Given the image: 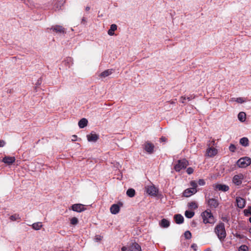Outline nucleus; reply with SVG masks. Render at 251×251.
I'll use <instances>...</instances> for the list:
<instances>
[{"label": "nucleus", "instance_id": "nucleus-48", "mask_svg": "<svg viewBox=\"0 0 251 251\" xmlns=\"http://www.w3.org/2000/svg\"><path fill=\"white\" fill-rule=\"evenodd\" d=\"M86 22V19L85 18L83 17L82 19V21H81V23H85Z\"/></svg>", "mask_w": 251, "mask_h": 251}, {"label": "nucleus", "instance_id": "nucleus-17", "mask_svg": "<svg viewBox=\"0 0 251 251\" xmlns=\"http://www.w3.org/2000/svg\"><path fill=\"white\" fill-rule=\"evenodd\" d=\"M215 188L219 191L226 192L229 190V187L225 184H217L215 186Z\"/></svg>", "mask_w": 251, "mask_h": 251}, {"label": "nucleus", "instance_id": "nucleus-49", "mask_svg": "<svg viewBox=\"0 0 251 251\" xmlns=\"http://www.w3.org/2000/svg\"><path fill=\"white\" fill-rule=\"evenodd\" d=\"M76 137H77V136L76 135H74L73 136V139H72V140L73 141H75Z\"/></svg>", "mask_w": 251, "mask_h": 251}, {"label": "nucleus", "instance_id": "nucleus-4", "mask_svg": "<svg viewBox=\"0 0 251 251\" xmlns=\"http://www.w3.org/2000/svg\"><path fill=\"white\" fill-rule=\"evenodd\" d=\"M251 164V159L248 157L241 158L237 161V165L240 168H246Z\"/></svg>", "mask_w": 251, "mask_h": 251}, {"label": "nucleus", "instance_id": "nucleus-43", "mask_svg": "<svg viewBox=\"0 0 251 251\" xmlns=\"http://www.w3.org/2000/svg\"><path fill=\"white\" fill-rule=\"evenodd\" d=\"M122 251H130L129 247L128 248L124 246L121 249Z\"/></svg>", "mask_w": 251, "mask_h": 251}, {"label": "nucleus", "instance_id": "nucleus-52", "mask_svg": "<svg viewBox=\"0 0 251 251\" xmlns=\"http://www.w3.org/2000/svg\"><path fill=\"white\" fill-rule=\"evenodd\" d=\"M249 221H250V222L251 223V217H250V218H249Z\"/></svg>", "mask_w": 251, "mask_h": 251}, {"label": "nucleus", "instance_id": "nucleus-22", "mask_svg": "<svg viewBox=\"0 0 251 251\" xmlns=\"http://www.w3.org/2000/svg\"><path fill=\"white\" fill-rule=\"evenodd\" d=\"M175 222L177 224H181L184 221L183 217L180 214H176L175 216Z\"/></svg>", "mask_w": 251, "mask_h": 251}, {"label": "nucleus", "instance_id": "nucleus-19", "mask_svg": "<svg viewBox=\"0 0 251 251\" xmlns=\"http://www.w3.org/2000/svg\"><path fill=\"white\" fill-rule=\"evenodd\" d=\"M120 206L117 204H114L110 207V212L113 214H117L119 212Z\"/></svg>", "mask_w": 251, "mask_h": 251}, {"label": "nucleus", "instance_id": "nucleus-34", "mask_svg": "<svg viewBox=\"0 0 251 251\" xmlns=\"http://www.w3.org/2000/svg\"><path fill=\"white\" fill-rule=\"evenodd\" d=\"M244 212L245 216L251 215V207H249L247 209H245Z\"/></svg>", "mask_w": 251, "mask_h": 251}, {"label": "nucleus", "instance_id": "nucleus-37", "mask_svg": "<svg viewBox=\"0 0 251 251\" xmlns=\"http://www.w3.org/2000/svg\"><path fill=\"white\" fill-rule=\"evenodd\" d=\"M190 185L191 186L192 189H194V190H197V183L195 181H192L190 182Z\"/></svg>", "mask_w": 251, "mask_h": 251}, {"label": "nucleus", "instance_id": "nucleus-12", "mask_svg": "<svg viewBox=\"0 0 251 251\" xmlns=\"http://www.w3.org/2000/svg\"><path fill=\"white\" fill-rule=\"evenodd\" d=\"M50 30H52L53 31L55 32L58 33H65V29L62 26L56 25L54 26H52L50 28Z\"/></svg>", "mask_w": 251, "mask_h": 251}, {"label": "nucleus", "instance_id": "nucleus-39", "mask_svg": "<svg viewBox=\"0 0 251 251\" xmlns=\"http://www.w3.org/2000/svg\"><path fill=\"white\" fill-rule=\"evenodd\" d=\"M186 172L188 175H191L194 172V169L192 167H189L187 169Z\"/></svg>", "mask_w": 251, "mask_h": 251}, {"label": "nucleus", "instance_id": "nucleus-30", "mask_svg": "<svg viewBox=\"0 0 251 251\" xmlns=\"http://www.w3.org/2000/svg\"><path fill=\"white\" fill-rule=\"evenodd\" d=\"M246 114L243 112H240L238 115V118L241 122H244L246 120Z\"/></svg>", "mask_w": 251, "mask_h": 251}, {"label": "nucleus", "instance_id": "nucleus-29", "mask_svg": "<svg viewBox=\"0 0 251 251\" xmlns=\"http://www.w3.org/2000/svg\"><path fill=\"white\" fill-rule=\"evenodd\" d=\"M135 191L132 188L128 189L126 191V195L130 198H132L134 196Z\"/></svg>", "mask_w": 251, "mask_h": 251}, {"label": "nucleus", "instance_id": "nucleus-14", "mask_svg": "<svg viewBox=\"0 0 251 251\" xmlns=\"http://www.w3.org/2000/svg\"><path fill=\"white\" fill-rule=\"evenodd\" d=\"M236 201L237 205L239 208H243L245 207L246 201L244 199L241 197H237Z\"/></svg>", "mask_w": 251, "mask_h": 251}, {"label": "nucleus", "instance_id": "nucleus-27", "mask_svg": "<svg viewBox=\"0 0 251 251\" xmlns=\"http://www.w3.org/2000/svg\"><path fill=\"white\" fill-rule=\"evenodd\" d=\"M188 206L191 209H196L198 207L197 203L194 201L189 202L188 203Z\"/></svg>", "mask_w": 251, "mask_h": 251}, {"label": "nucleus", "instance_id": "nucleus-54", "mask_svg": "<svg viewBox=\"0 0 251 251\" xmlns=\"http://www.w3.org/2000/svg\"><path fill=\"white\" fill-rule=\"evenodd\" d=\"M210 251V250H208V251Z\"/></svg>", "mask_w": 251, "mask_h": 251}, {"label": "nucleus", "instance_id": "nucleus-13", "mask_svg": "<svg viewBox=\"0 0 251 251\" xmlns=\"http://www.w3.org/2000/svg\"><path fill=\"white\" fill-rule=\"evenodd\" d=\"M15 161V158L13 156H5L3 158L2 162L8 165H11Z\"/></svg>", "mask_w": 251, "mask_h": 251}, {"label": "nucleus", "instance_id": "nucleus-26", "mask_svg": "<svg viewBox=\"0 0 251 251\" xmlns=\"http://www.w3.org/2000/svg\"><path fill=\"white\" fill-rule=\"evenodd\" d=\"M42 226L43 225L41 222L35 223L32 225V228L36 230L40 229Z\"/></svg>", "mask_w": 251, "mask_h": 251}, {"label": "nucleus", "instance_id": "nucleus-3", "mask_svg": "<svg viewBox=\"0 0 251 251\" xmlns=\"http://www.w3.org/2000/svg\"><path fill=\"white\" fill-rule=\"evenodd\" d=\"M189 165V162L186 159L178 160L177 163L174 166V169L176 172H179L182 169H185Z\"/></svg>", "mask_w": 251, "mask_h": 251}, {"label": "nucleus", "instance_id": "nucleus-35", "mask_svg": "<svg viewBox=\"0 0 251 251\" xmlns=\"http://www.w3.org/2000/svg\"><path fill=\"white\" fill-rule=\"evenodd\" d=\"M78 222V220L76 217H73L71 219V224L73 225H76Z\"/></svg>", "mask_w": 251, "mask_h": 251}, {"label": "nucleus", "instance_id": "nucleus-23", "mask_svg": "<svg viewBox=\"0 0 251 251\" xmlns=\"http://www.w3.org/2000/svg\"><path fill=\"white\" fill-rule=\"evenodd\" d=\"M88 121L85 118L81 119L78 122V126L80 128H82L87 125Z\"/></svg>", "mask_w": 251, "mask_h": 251}, {"label": "nucleus", "instance_id": "nucleus-18", "mask_svg": "<svg viewBox=\"0 0 251 251\" xmlns=\"http://www.w3.org/2000/svg\"><path fill=\"white\" fill-rule=\"evenodd\" d=\"M247 101V99L245 98H231L229 100L230 102L236 101L238 103H243Z\"/></svg>", "mask_w": 251, "mask_h": 251}, {"label": "nucleus", "instance_id": "nucleus-15", "mask_svg": "<svg viewBox=\"0 0 251 251\" xmlns=\"http://www.w3.org/2000/svg\"><path fill=\"white\" fill-rule=\"evenodd\" d=\"M217 153V150L214 148L210 147L207 150L206 154L209 157H213Z\"/></svg>", "mask_w": 251, "mask_h": 251}, {"label": "nucleus", "instance_id": "nucleus-38", "mask_svg": "<svg viewBox=\"0 0 251 251\" xmlns=\"http://www.w3.org/2000/svg\"><path fill=\"white\" fill-rule=\"evenodd\" d=\"M229 150L230 151L234 152L236 150L235 146L233 144H230V145L229 147Z\"/></svg>", "mask_w": 251, "mask_h": 251}, {"label": "nucleus", "instance_id": "nucleus-36", "mask_svg": "<svg viewBox=\"0 0 251 251\" xmlns=\"http://www.w3.org/2000/svg\"><path fill=\"white\" fill-rule=\"evenodd\" d=\"M184 236L186 239H189L191 238V233L189 231H186L184 233Z\"/></svg>", "mask_w": 251, "mask_h": 251}, {"label": "nucleus", "instance_id": "nucleus-28", "mask_svg": "<svg viewBox=\"0 0 251 251\" xmlns=\"http://www.w3.org/2000/svg\"><path fill=\"white\" fill-rule=\"evenodd\" d=\"M65 65L70 67V66L73 64V59L71 57H67L64 61Z\"/></svg>", "mask_w": 251, "mask_h": 251}, {"label": "nucleus", "instance_id": "nucleus-1", "mask_svg": "<svg viewBox=\"0 0 251 251\" xmlns=\"http://www.w3.org/2000/svg\"><path fill=\"white\" fill-rule=\"evenodd\" d=\"M214 232L220 241L223 242L226 237V232L224 224L221 223L217 225L215 227Z\"/></svg>", "mask_w": 251, "mask_h": 251}, {"label": "nucleus", "instance_id": "nucleus-16", "mask_svg": "<svg viewBox=\"0 0 251 251\" xmlns=\"http://www.w3.org/2000/svg\"><path fill=\"white\" fill-rule=\"evenodd\" d=\"M130 251H141V246L137 243H132L129 246Z\"/></svg>", "mask_w": 251, "mask_h": 251}, {"label": "nucleus", "instance_id": "nucleus-11", "mask_svg": "<svg viewBox=\"0 0 251 251\" xmlns=\"http://www.w3.org/2000/svg\"><path fill=\"white\" fill-rule=\"evenodd\" d=\"M197 192V190H194L191 188L186 189L183 192V195L185 197H189L193 194H195Z\"/></svg>", "mask_w": 251, "mask_h": 251}, {"label": "nucleus", "instance_id": "nucleus-2", "mask_svg": "<svg viewBox=\"0 0 251 251\" xmlns=\"http://www.w3.org/2000/svg\"><path fill=\"white\" fill-rule=\"evenodd\" d=\"M201 216L202 218L203 222L205 224H210L213 225L216 222V219L210 210L207 209L202 212Z\"/></svg>", "mask_w": 251, "mask_h": 251}, {"label": "nucleus", "instance_id": "nucleus-9", "mask_svg": "<svg viewBox=\"0 0 251 251\" xmlns=\"http://www.w3.org/2000/svg\"><path fill=\"white\" fill-rule=\"evenodd\" d=\"M87 138L89 142H96L99 139V136L98 134L94 132H91L90 134L87 135Z\"/></svg>", "mask_w": 251, "mask_h": 251}, {"label": "nucleus", "instance_id": "nucleus-24", "mask_svg": "<svg viewBox=\"0 0 251 251\" xmlns=\"http://www.w3.org/2000/svg\"><path fill=\"white\" fill-rule=\"evenodd\" d=\"M160 226L162 227L167 228L170 226V222L166 219H163L160 223Z\"/></svg>", "mask_w": 251, "mask_h": 251}, {"label": "nucleus", "instance_id": "nucleus-6", "mask_svg": "<svg viewBox=\"0 0 251 251\" xmlns=\"http://www.w3.org/2000/svg\"><path fill=\"white\" fill-rule=\"evenodd\" d=\"M154 146L151 143L147 142L144 145V149L149 154L152 153L154 151Z\"/></svg>", "mask_w": 251, "mask_h": 251}, {"label": "nucleus", "instance_id": "nucleus-45", "mask_svg": "<svg viewBox=\"0 0 251 251\" xmlns=\"http://www.w3.org/2000/svg\"><path fill=\"white\" fill-rule=\"evenodd\" d=\"M194 98H195V96L191 95L190 97H186V100H188V101H190Z\"/></svg>", "mask_w": 251, "mask_h": 251}, {"label": "nucleus", "instance_id": "nucleus-31", "mask_svg": "<svg viewBox=\"0 0 251 251\" xmlns=\"http://www.w3.org/2000/svg\"><path fill=\"white\" fill-rule=\"evenodd\" d=\"M195 215V212L192 211L186 210L185 212V216L188 218H192Z\"/></svg>", "mask_w": 251, "mask_h": 251}, {"label": "nucleus", "instance_id": "nucleus-50", "mask_svg": "<svg viewBox=\"0 0 251 251\" xmlns=\"http://www.w3.org/2000/svg\"><path fill=\"white\" fill-rule=\"evenodd\" d=\"M90 7H89V6H86V8H85V10L86 11H89L90 10Z\"/></svg>", "mask_w": 251, "mask_h": 251}, {"label": "nucleus", "instance_id": "nucleus-32", "mask_svg": "<svg viewBox=\"0 0 251 251\" xmlns=\"http://www.w3.org/2000/svg\"><path fill=\"white\" fill-rule=\"evenodd\" d=\"M10 220L12 221H15L16 220L20 219V217L18 214H14L11 215L10 218Z\"/></svg>", "mask_w": 251, "mask_h": 251}, {"label": "nucleus", "instance_id": "nucleus-40", "mask_svg": "<svg viewBox=\"0 0 251 251\" xmlns=\"http://www.w3.org/2000/svg\"><path fill=\"white\" fill-rule=\"evenodd\" d=\"M198 184L200 185V186H203L205 185V181L204 179H200L199 180H198Z\"/></svg>", "mask_w": 251, "mask_h": 251}, {"label": "nucleus", "instance_id": "nucleus-25", "mask_svg": "<svg viewBox=\"0 0 251 251\" xmlns=\"http://www.w3.org/2000/svg\"><path fill=\"white\" fill-rule=\"evenodd\" d=\"M249 140L247 137H243L240 140V144L244 147L249 146Z\"/></svg>", "mask_w": 251, "mask_h": 251}, {"label": "nucleus", "instance_id": "nucleus-20", "mask_svg": "<svg viewBox=\"0 0 251 251\" xmlns=\"http://www.w3.org/2000/svg\"><path fill=\"white\" fill-rule=\"evenodd\" d=\"M114 72V70L113 69H108L106 70H105L104 71L102 72L99 75V76L100 77H106L109 75H111Z\"/></svg>", "mask_w": 251, "mask_h": 251}, {"label": "nucleus", "instance_id": "nucleus-47", "mask_svg": "<svg viewBox=\"0 0 251 251\" xmlns=\"http://www.w3.org/2000/svg\"><path fill=\"white\" fill-rule=\"evenodd\" d=\"M160 140L163 141V142H165L166 140V138L165 137H162L161 138H160Z\"/></svg>", "mask_w": 251, "mask_h": 251}, {"label": "nucleus", "instance_id": "nucleus-53", "mask_svg": "<svg viewBox=\"0 0 251 251\" xmlns=\"http://www.w3.org/2000/svg\"><path fill=\"white\" fill-rule=\"evenodd\" d=\"M38 84H40V82H39V80L38 81Z\"/></svg>", "mask_w": 251, "mask_h": 251}, {"label": "nucleus", "instance_id": "nucleus-5", "mask_svg": "<svg viewBox=\"0 0 251 251\" xmlns=\"http://www.w3.org/2000/svg\"><path fill=\"white\" fill-rule=\"evenodd\" d=\"M146 191L149 195L154 196L157 195L158 189L154 185H150L146 187Z\"/></svg>", "mask_w": 251, "mask_h": 251}, {"label": "nucleus", "instance_id": "nucleus-33", "mask_svg": "<svg viewBox=\"0 0 251 251\" xmlns=\"http://www.w3.org/2000/svg\"><path fill=\"white\" fill-rule=\"evenodd\" d=\"M248 247L246 245H242L239 248V251H248Z\"/></svg>", "mask_w": 251, "mask_h": 251}, {"label": "nucleus", "instance_id": "nucleus-21", "mask_svg": "<svg viewBox=\"0 0 251 251\" xmlns=\"http://www.w3.org/2000/svg\"><path fill=\"white\" fill-rule=\"evenodd\" d=\"M117 29V25L115 24L111 25L110 29L108 30V34L110 36H113L114 34V31Z\"/></svg>", "mask_w": 251, "mask_h": 251}, {"label": "nucleus", "instance_id": "nucleus-8", "mask_svg": "<svg viewBox=\"0 0 251 251\" xmlns=\"http://www.w3.org/2000/svg\"><path fill=\"white\" fill-rule=\"evenodd\" d=\"M243 178V175L242 174H239L234 176L232 181L236 185H239L242 183Z\"/></svg>", "mask_w": 251, "mask_h": 251}, {"label": "nucleus", "instance_id": "nucleus-42", "mask_svg": "<svg viewBox=\"0 0 251 251\" xmlns=\"http://www.w3.org/2000/svg\"><path fill=\"white\" fill-rule=\"evenodd\" d=\"M191 248L193 249L194 251H196L197 250L198 246L196 244H193L191 246Z\"/></svg>", "mask_w": 251, "mask_h": 251}, {"label": "nucleus", "instance_id": "nucleus-10", "mask_svg": "<svg viewBox=\"0 0 251 251\" xmlns=\"http://www.w3.org/2000/svg\"><path fill=\"white\" fill-rule=\"evenodd\" d=\"M207 203L209 206H210L211 208H216L219 205V202L218 201L214 198L209 199L207 201Z\"/></svg>", "mask_w": 251, "mask_h": 251}, {"label": "nucleus", "instance_id": "nucleus-46", "mask_svg": "<svg viewBox=\"0 0 251 251\" xmlns=\"http://www.w3.org/2000/svg\"><path fill=\"white\" fill-rule=\"evenodd\" d=\"M5 143L3 140H0V147H3L5 145Z\"/></svg>", "mask_w": 251, "mask_h": 251}, {"label": "nucleus", "instance_id": "nucleus-51", "mask_svg": "<svg viewBox=\"0 0 251 251\" xmlns=\"http://www.w3.org/2000/svg\"><path fill=\"white\" fill-rule=\"evenodd\" d=\"M249 231L251 234V227L249 229Z\"/></svg>", "mask_w": 251, "mask_h": 251}, {"label": "nucleus", "instance_id": "nucleus-7", "mask_svg": "<svg viewBox=\"0 0 251 251\" xmlns=\"http://www.w3.org/2000/svg\"><path fill=\"white\" fill-rule=\"evenodd\" d=\"M72 209L73 211L77 212H81L85 210L84 205L82 204H74L72 206Z\"/></svg>", "mask_w": 251, "mask_h": 251}, {"label": "nucleus", "instance_id": "nucleus-41", "mask_svg": "<svg viewBox=\"0 0 251 251\" xmlns=\"http://www.w3.org/2000/svg\"><path fill=\"white\" fill-rule=\"evenodd\" d=\"M186 100V97H185V96H182L181 97V98H180V102L182 103H184L185 102V100Z\"/></svg>", "mask_w": 251, "mask_h": 251}, {"label": "nucleus", "instance_id": "nucleus-44", "mask_svg": "<svg viewBox=\"0 0 251 251\" xmlns=\"http://www.w3.org/2000/svg\"><path fill=\"white\" fill-rule=\"evenodd\" d=\"M101 237L100 236V235H96L95 236V240L97 241V242H98L100 240H101Z\"/></svg>", "mask_w": 251, "mask_h": 251}]
</instances>
